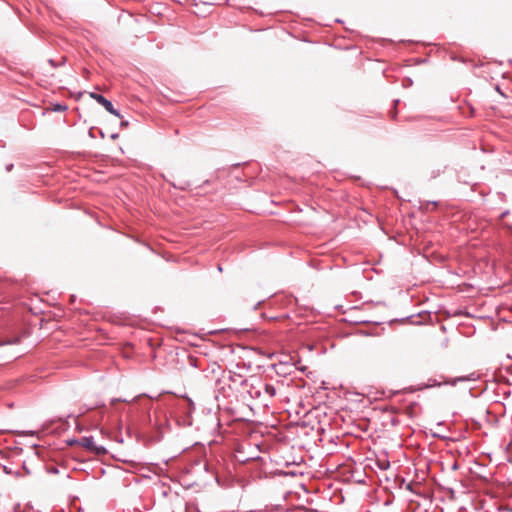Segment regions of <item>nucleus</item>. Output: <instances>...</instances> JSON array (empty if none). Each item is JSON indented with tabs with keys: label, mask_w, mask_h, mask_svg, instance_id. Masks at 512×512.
<instances>
[{
	"label": "nucleus",
	"mask_w": 512,
	"mask_h": 512,
	"mask_svg": "<svg viewBox=\"0 0 512 512\" xmlns=\"http://www.w3.org/2000/svg\"><path fill=\"white\" fill-rule=\"evenodd\" d=\"M90 97L94 99L97 103L101 104L110 114L115 115L119 118L122 117L120 112L113 107L112 102L106 99L103 95L91 92Z\"/></svg>",
	"instance_id": "nucleus-1"
},
{
	"label": "nucleus",
	"mask_w": 512,
	"mask_h": 512,
	"mask_svg": "<svg viewBox=\"0 0 512 512\" xmlns=\"http://www.w3.org/2000/svg\"><path fill=\"white\" fill-rule=\"evenodd\" d=\"M79 444L91 452L94 450L96 445L92 436H84L80 438Z\"/></svg>",
	"instance_id": "nucleus-2"
},
{
	"label": "nucleus",
	"mask_w": 512,
	"mask_h": 512,
	"mask_svg": "<svg viewBox=\"0 0 512 512\" xmlns=\"http://www.w3.org/2000/svg\"><path fill=\"white\" fill-rule=\"evenodd\" d=\"M264 391L269 395V397H274L276 395V388L271 384H265Z\"/></svg>",
	"instance_id": "nucleus-3"
},
{
	"label": "nucleus",
	"mask_w": 512,
	"mask_h": 512,
	"mask_svg": "<svg viewBox=\"0 0 512 512\" xmlns=\"http://www.w3.org/2000/svg\"><path fill=\"white\" fill-rule=\"evenodd\" d=\"M377 465L381 470H387L390 467V463L387 459H379L377 461Z\"/></svg>",
	"instance_id": "nucleus-4"
},
{
	"label": "nucleus",
	"mask_w": 512,
	"mask_h": 512,
	"mask_svg": "<svg viewBox=\"0 0 512 512\" xmlns=\"http://www.w3.org/2000/svg\"><path fill=\"white\" fill-rule=\"evenodd\" d=\"M92 452L95 453L96 455H104L106 454L107 450L104 446L95 445V448Z\"/></svg>",
	"instance_id": "nucleus-5"
},
{
	"label": "nucleus",
	"mask_w": 512,
	"mask_h": 512,
	"mask_svg": "<svg viewBox=\"0 0 512 512\" xmlns=\"http://www.w3.org/2000/svg\"><path fill=\"white\" fill-rule=\"evenodd\" d=\"M66 109H67V106L64 104H60V103L53 104V107H52V110L54 112H63Z\"/></svg>",
	"instance_id": "nucleus-6"
},
{
	"label": "nucleus",
	"mask_w": 512,
	"mask_h": 512,
	"mask_svg": "<svg viewBox=\"0 0 512 512\" xmlns=\"http://www.w3.org/2000/svg\"><path fill=\"white\" fill-rule=\"evenodd\" d=\"M65 62V57H61V61L59 63H57L54 59H49L48 60V63L53 67V68H56L62 64H64Z\"/></svg>",
	"instance_id": "nucleus-7"
},
{
	"label": "nucleus",
	"mask_w": 512,
	"mask_h": 512,
	"mask_svg": "<svg viewBox=\"0 0 512 512\" xmlns=\"http://www.w3.org/2000/svg\"><path fill=\"white\" fill-rule=\"evenodd\" d=\"M441 383H438L436 382V380H429V383L425 384L423 387H421L420 389H423V388H430V387H434V386H440Z\"/></svg>",
	"instance_id": "nucleus-8"
},
{
	"label": "nucleus",
	"mask_w": 512,
	"mask_h": 512,
	"mask_svg": "<svg viewBox=\"0 0 512 512\" xmlns=\"http://www.w3.org/2000/svg\"><path fill=\"white\" fill-rule=\"evenodd\" d=\"M465 380H466L465 377H460V378H455L452 381H448L447 383L451 384V385H455L457 381H465Z\"/></svg>",
	"instance_id": "nucleus-9"
},
{
	"label": "nucleus",
	"mask_w": 512,
	"mask_h": 512,
	"mask_svg": "<svg viewBox=\"0 0 512 512\" xmlns=\"http://www.w3.org/2000/svg\"><path fill=\"white\" fill-rule=\"evenodd\" d=\"M499 512H512V507H509V506L500 507Z\"/></svg>",
	"instance_id": "nucleus-10"
},
{
	"label": "nucleus",
	"mask_w": 512,
	"mask_h": 512,
	"mask_svg": "<svg viewBox=\"0 0 512 512\" xmlns=\"http://www.w3.org/2000/svg\"><path fill=\"white\" fill-rule=\"evenodd\" d=\"M173 186L176 187V188H179L181 190H186L187 187L189 186V184L188 183H184V184H182L180 186H176L175 184H173Z\"/></svg>",
	"instance_id": "nucleus-11"
},
{
	"label": "nucleus",
	"mask_w": 512,
	"mask_h": 512,
	"mask_svg": "<svg viewBox=\"0 0 512 512\" xmlns=\"http://www.w3.org/2000/svg\"><path fill=\"white\" fill-rule=\"evenodd\" d=\"M118 136H119V135H118V133H114V134H112V135H111V138H112V139H117V138H118Z\"/></svg>",
	"instance_id": "nucleus-12"
},
{
	"label": "nucleus",
	"mask_w": 512,
	"mask_h": 512,
	"mask_svg": "<svg viewBox=\"0 0 512 512\" xmlns=\"http://www.w3.org/2000/svg\"><path fill=\"white\" fill-rule=\"evenodd\" d=\"M128 125V121H122L121 122V126L124 127V126H127Z\"/></svg>",
	"instance_id": "nucleus-13"
},
{
	"label": "nucleus",
	"mask_w": 512,
	"mask_h": 512,
	"mask_svg": "<svg viewBox=\"0 0 512 512\" xmlns=\"http://www.w3.org/2000/svg\"><path fill=\"white\" fill-rule=\"evenodd\" d=\"M13 168V164H10L6 167L7 171H11V169Z\"/></svg>",
	"instance_id": "nucleus-14"
},
{
	"label": "nucleus",
	"mask_w": 512,
	"mask_h": 512,
	"mask_svg": "<svg viewBox=\"0 0 512 512\" xmlns=\"http://www.w3.org/2000/svg\"><path fill=\"white\" fill-rule=\"evenodd\" d=\"M507 214H508V212H507V211H506V212H503V213H502V217L506 216Z\"/></svg>",
	"instance_id": "nucleus-15"
},
{
	"label": "nucleus",
	"mask_w": 512,
	"mask_h": 512,
	"mask_svg": "<svg viewBox=\"0 0 512 512\" xmlns=\"http://www.w3.org/2000/svg\"><path fill=\"white\" fill-rule=\"evenodd\" d=\"M510 231L512 232V226H509Z\"/></svg>",
	"instance_id": "nucleus-16"
}]
</instances>
